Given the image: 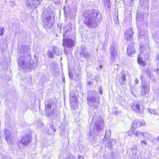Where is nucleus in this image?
Wrapping results in <instances>:
<instances>
[{
  "label": "nucleus",
  "mask_w": 159,
  "mask_h": 159,
  "mask_svg": "<svg viewBox=\"0 0 159 159\" xmlns=\"http://www.w3.org/2000/svg\"><path fill=\"white\" fill-rule=\"evenodd\" d=\"M40 123V124H42V122H41V123Z\"/></svg>",
  "instance_id": "obj_55"
},
{
  "label": "nucleus",
  "mask_w": 159,
  "mask_h": 159,
  "mask_svg": "<svg viewBox=\"0 0 159 159\" xmlns=\"http://www.w3.org/2000/svg\"><path fill=\"white\" fill-rule=\"evenodd\" d=\"M149 56L148 54H145L144 55V58L145 60H148Z\"/></svg>",
  "instance_id": "obj_39"
},
{
  "label": "nucleus",
  "mask_w": 159,
  "mask_h": 159,
  "mask_svg": "<svg viewBox=\"0 0 159 159\" xmlns=\"http://www.w3.org/2000/svg\"><path fill=\"white\" fill-rule=\"evenodd\" d=\"M145 125V123L143 121V122H139V124L138 125V127H140L141 126H143Z\"/></svg>",
  "instance_id": "obj_36"
},
{
  "label": "nucleus",
  "mask_w": 159,
  "mask_h": 159,
  "mask_svg": "<svg viewBox=\"0 0 159 159\" xmlns=\"http://www.w3.org/2000/svg\"><path fill=\"white\" fill-rule=\"evenodd\" d=\"M102 2L105 5H106L107 7L109 8L111 7L110 0H102Z\"/></svg>",
  "instance_id": "obj_26"
},
{
  "label": "nucleus",
  "mask_w": 159,
  "mask_h": 159,
  "mask_svg": "<svg viewBox=\"0 0 159 159\" xmlns=\"http://www.w3.org/2000/svg\"><path fill=\"white\" fill-rule=\"evenodd\" d=\"M159 71V69H156V70L155 71L156 72H157V71Z\"/></svg>",
  "instance_id": "obj_48"
},
{
  "label": "nucleus",
  "mask_w": 159,
  "mask_h": 159,
  "mask_svg": "<svg viewBox=\"0 0 159 159\" xmlns=\"http://www.w3.org/2000/svg\"><path fill=\"white\" fill-rule=\"evenodd\" d=\"M100 68H102V66L101 65H100Z\"/></svg>",
  "instance_id": "obj_52"
},
{
  "label": "nucleus",
  "mask_w": 159,
  "mask_h": 159,
  "mask_svg": "<svg viewBox=\"0 0 159 159\" xmlns=\"http://www.w3.org/2000/svg\"><path fill=\"white\" fill-rule=\"evenodd\" d=\"M135 83L136 84H137L139 83V80L137 79H136L135 81Z\"/></svg>",
  "instance_id": "obj_44"
},
{
  "label": "nucleus",
  "mask_w": 159,
  "mask_h": 159,
  "mask_svg": "<svg viewBox=\"0 0 159 159\" xmlns=\"http://www.w3.org/2000/svg\"><path fill=\"white\" fill-rule=\"evenodd\" d=\"M134 46V43L132 42L129 43V45L128 46L127 52L129 56L132 57L133 55L135 53Z\"/></svg>",
  "instance_id": "obj_12"
},
{
  "label": "nucleus",
  "mask_w": 159,
  "mask_h": 159,
  "mask_svg": "<svg viewBox=\"0 0 159 159\" xmlns=\"http://www.w3.org/2000/svg\"><path fill=\"white\" fill-rule=\"evenodd\" d=\"M121 76L119 79V81L121 85H124L125 84L126 79V75L123 72H122L120 74Z\"/></svg>",
  "instance_id": "obj_19"
},
{
  "label": "nucleus",
  "mask_w": 159,
  "mask_h": 159,
  "mask_svg": "<svg viewBox=\"0 0 159 159\" xmlns=\"http://www.w3.org/2000/svg\"><path fill=\"white\" fill-rule=\"evenodd\" d=\"M137 148V146L136 145H134L132 146L131 148L132 153L134 154L136 153V151Z\"/></svg>",
  "instance_id": "obj_27"
},
{
  "label": "nucleus",
  "mask_w": 159,
  "mask_h": 159,
  "mask_svg": "<svg viewBox=\"0 0 159 159\" xmlns=\"http://www.w3.org/2000/svg\"><path fill=\"white\" fill-rule=\"evenodd\" d=\"M143 32H142L141 31H139L138 33V35L139 38H142L143 37Z\"/></svg>",
  "instance_id": "obj_34"
},
{
  "label": "nucleus",
  "mask_w": 159,
  "mask_h": 159,
  "mask_svg": "<svg viewBox=\"0 0 159 159\" xmlns=\"http://www.w3.org/2000/svg\"><path fill=\"white\" fill-rule=\"evenodd\" d=\"M131 1H133L134 0H130Z\"/></svg>",
  "instance_id": "obj_57"
},
{
  "label": "nucleus",
  "mask_w": 159,
  "mask_h": 159,
  "mask_svg": "<svg viewBox=\"0 0 159 159\" xmlns=\"http://www.w3.org/2000/svg\"><path fill=\"white\" fill-rule=\"evenodd\" d=\"M98 95L97 92L94 90H89L88 92L87 97H95Z\"/></svg>",
  "instance_id": "obj_22"
},
{
  "label": "nucleus",
  "mask_w": 159,
  "mask_h": 159,
  "mask_svg": "<svg viewBox=\"0 0 159 159\" xmlns=\"http://www.w3.org/2000/svg\"><path fill=\"white\" fill-rule=\"evenodd\" d=\"M114 113L115 115H117L119 114V112L117 111H115Z\"/></svg>",
  "instance_id": "obj_46"
},
{
  "label": "nucleus",
  "mask_w": 159,
  "mask_h": 159,
  "mask_svg": "<svg viewBox=\"0 0 159 159\" xmlns=\"http://www.w3.org/2000/svg\"><path fill=\"white\" fill-rule=\"evenodd\" d=\"M102 86H100L99 87V93L101 94H102Z\"/></svg>",
  "instance_id": "obj_37"
},
{
  "label": "nucleus",
  "mask_w": 159,
  "mask_h": 159,
  "mask_svg": "<svg viewBox=\"0 0 159 159\" xmlns=\"http://www.w3.org/2000/svg\"><path fill=\"white\" fill-rule=\"evenodd\" d=\"M104 125V120L102 118H100L99 120H97L95 122L93 128V131H90L89 134V138L93 142H95L97 140L94 136V133L96 135L97 133L98 135L101 137L102 135V133Z\"/></svg>",
  "instance_id": "obj_3"
},
{
  "label": "nucleus",
  "mask_w": 159,
  "mask_h": 159,
  "mask_svg": "<svg viewBox=\"0 0 159 159\" xmlns=\"http://www.w3.org/2000/svg\"><path fill=\"white\" fill-rule=\"evenodd\" d=\"M56 101L50 100L45 104V115L46 116L50 117L52 116H57L59 115V111L56 110L57 104Z\"/></svg>",
  "instance_id": "obj_4"
},
{
  "label": "nucleus",
  "mask_w": 159,
  "mask_h": 159,
  "mask_svg": "<svg viewBox=\"0 0 159 159\" xmlns=\"http://www.w3.org/2000/svg\"><path fill=\"white\" fill-rule=\"evenodd\" d=\"M146 72L147 74L148 75V76L149 77V78L150 79H152L153 76V74L151 72L149 68H148L147 69L146 71Z\"/></svg>",
  "instance_id": "obj_30"
},
{
  "label": "nucleus",
  "mask_w": 159,
  "mask_h": 159,
  "mask_svg": "<svg viewBox=\"0 0 159 159\" xmlns=\"http://www.w3.org/2000/svg\"><path fill=\"white\" fill-rule=\"evenodd\" d=\"M78 159H84V157L81 156H79Z\"/></svg>",
  "instance_id": "obj_43"
},
{
  "label": "nucleus",
  "mask_w": 159,
  "mask_h": 159,
  "mask_svg": "<svg viewBox=\"0 0 159 159\" xmlns=\"http://www.w3.org/2000/svg\"><path fill=\"white\" fill-rule=\"evenodd\" d=\"M56 36L57 37L58 36V35L57 34L56 35Z\"/></svg>",
  "instance_id": "obj_54"
},
{
  "label": "nucleus",
  "mask_w": 159,
  "mask_h": 159,
  "mask_svg": "<svg viewBox=\"0 0 159 159\" xmlns=\"http://www.w3.org/2000/svg\"><path fill=\"white\" fill-rule=\"evenodd\" d=\"M84 24L87 26L91 28L97 27L98 23H100L102 17L99 11L94 9L86 10L82 15Z\"/></svg>",
  "instance_id": "obj_2"
},
{
  "label": "nucleus",
  "mask_w": 159,
  "mask_h": 159,
  "mask_svg": "<svg viewBox=\"0 0 159 159\" xmlns=\"http://www.w3.org/2000/svg\"><path fill=\"white\" fill-rule=\"evenodd\" d=\"M70 101L71 103V107L73 110H74L75 107L74 104H76L77 102V99L76 97L73 96L70 98Z\"/></svg>",
  "instance_id": "obj_21"
},
{
  "label": "nucleus",
  "mask_w": 159,
  "mask_h": 159,
  "mask_svg": "<svg viewBox=\"0 0 159 159\" xmlns=\"http://www.w3.org/2000/svg\"><path fill=\"white\" fill-rule=\"evenodd\" d=\"M137 61L139 64L143 66H144L146 65V63L144 61L142 60V58L138 57L137 59Z\"/></svg>",
  "instance_id": "obj_23"
},
{
  "label": "nucleus",
  "mask_w": 159,
  "mask_h": 159,
  "mask_svg": "<svg viewBox=\"0 0 159 159\" xmlns=\"http://www.w3.org/2000/svg\"><path fill=\"white\" fill-rule=\"evenodd\" d=\"M107 140V138H105V135L104 136V138L103 139V140H102V143L104 141H106Z\"/></svg>",
  "instance_id": "obj_42"
},
{
  "label": "nucleus",
  "mask_w": 159,
  "mask_h": 159,
  "mask_svg": "<svg viewBox=\"0 0 159 159\" xmlns=\"http://www.w3.org/2000/svg\"><path fill=\"white\" fill-rule=\"evenodd\" d=\"M109 52L111 54L110 59L113 63L118 54L117 48L114 43H112L111 44L109 48Z\"/></svg>",
  "instance_id": "obj_6"
},
{
  "label": "nucleus",
  "mask_w": 159,
  "mask_h": 159,
  "mask_svg": "<svg viewBox=\"0 0 159 159\" xmlns=\"http://www.w3.org/2000/svg\"><path fill=\"white\" fill-rule=\"evenodd\" d=\"M141 146H143V145H146L147 143L145 141L142 140L141 141Z\"/></svg>",
  "instance_id": "obj_38"
},
{
  "label": "nucleus",
  "mask_w": 159,
  "mask_h": 159,
  "mask_svg": "<svg viewBox=\"0 0 159 159\" xmlns=\"http://www.w3.org/2000/svg\"><path fill=\"white\" fill-rule=\"evenodd\" d=\"M30 51V48L28 45H21L18 46V63L19 66L23 69L31 70L36 66L33 61V64L31 63Z\"/></svg>",
  "instance_id": "obj_1"
},
{
  "label": "nucleus",
  "mask_w": 159,
  "mask_h": 159,
  "mask_svg": "<svg viewBox=\"0 0 159 159\" xmlns=\"http://www.w3.org/2000/svg\"><path fill=\"white\" fill-rule=\"evenodd\" d=\"M133 30L129 28L127 30L124 34V37L125 39L130 42H133Z\"/></svg>",
  "instance_id": "obj_11"
},
{
  "label": "nucleus",
  "mask_w": 159,
  "mask_h": 159,
  "mask_svg": "<svg viewBox=\"0 0 159 159\" xmlns=\"http://www.w3.org/2000/svg\"><path fill=\"white\" fill-rule=\"evenodd\" d=\"M80 54L81 56H82L85 58H88L90 57L89 52H87L86 49L84 48H81L80 52Z\"/></svg>",
  "instance_id": "obj_17"
},
{
  "label": "nucleus",
  "mask_w": 159,
  "mask_h": 159,
  "mask_svg": "<svg viewBox=\"0 0 159 159\" xmlns=\"http://www.w3.org/2000/svg\"><path fill=\"white\" fill-rule=\"evenodd\" d=\"M131 108L134 111L140 114L143 112L144 110V108L143 107H141L138 103H134L132 106Z\"/></svg>",
  "instance_id": "obj_14"
},
{
  "label": "nucleus",
  "mask_w": 159,
  "mask_h": 159,
  "mask_svg": "<svg viewBox=\"0 0 159 159\" xmlns=\"http://www.w3.org/2000/svg\"><path fill=\"white\" fill-rule=\"evenodd\" d=\"M115 17H116V18H114V20L115 21H116V22L117 21H118V14H117V15L116 16V14H115Z\"/></svg>",
  "instance_id": "obj_40"
},
{
  "label": "nucleus",
  "mask_w": 159,
  "mask_h": 159,
  "mask_svg": "<svg viewBox=\"0 0 159 159\" xmlns=\"http://www.w3.org/2000/svg\"><path fill=\"white\" fill-rule=\"evenodd\" d=\"M131 134H133L135 136V137L139 138V137L143 136L145 137L144 133L140 132L138 131L135 130V129L133 128H131L129 131L128 135L130 134V136H131Z\"/></svg>",
  "instance_id": "obj_16"
},
{
  "label": "nucleus",
  "mask_w": 159,
  "mask_h": 159,
  "mask_svg": "<svg viewBox=\"0 0 159 159\" xmlns=\"http://www.w3.org/2000/svg\"><path fill=\"white\" fill-rule=\"evenodd\" d=\"M156 140L157 141H159V136L156 138Z\"/></svg>",
  "instance_id": "obj_47"
},
{
  "label": "nucleus",
  "mask_w": 159,
  "mask_h": 159,
  "mask_svg": "<svg viewBox=\"0 0 159 159\" xmlns=\"http://www.w3.org/2000/svg\"><path fill=\"white\" fill-rule=\"evenodd\" d=\"M148 111L149 112L154 115H157V112L155 110L148 109Z\"/></svg>",
  "instance_id": "obj_31"
},
{
  "label": "nucleus",
  "mask_w": 159,
  "mask_h": 159,
  "mask_svg": "<svg viewBox=\"0 0 159 159\" xmlns=\"http://www.w3.org/2000/svg\"><path fill=\"white\" fill-rule=\"evenodd\" d=\"M67 31L68 30H66L63 34V46L65 47L66 46L67 48H70L74 46L75 44L74 41L71 39H65L66 34Z\"/></svg>",
  "instance_id": "obj_8"
},
{
  "label": "nucleus",
  "mask_w": 159,
  "mask_h": 159,
  "mask_svg": "<svg viewBox=\"0 0 159 159\" xmlns=\"http://www.w3.org/2000/svg\"><path fill=\"white\" fill-rule=\"evenodd\" d=\"M153 81H152V82H155V80H154V78L153 77Z\"/></svg>",
  "instance_id": "obj_51"
},
{
  "label": "nucleus",
  "mask_w": 159,
  "mask_h": 159,
  "mask_svg": "<svg viewBox=\"0 0 159 159\" xmlns=\"http://www.w3.org/2000/svg\"><path fill=\"white\" fill-rule=\"evenodd\" d=\"M32 140V138L30 135H26L23 137L20 140L21 143L24 145H27Z\"/></svg>",
  "instance_id": "obj_13"
},
{
  "label": "nucleus",
  "mask_w": 159,
  "mask_h": 159,
  "mask_svg": "<svg viewBox=\"0 0 159 159\" xmlns=\"http://www.w3.org/2000/svg\"><path fill=\"white\" fill-rule=\"evenodd\" d=\"M60 31L61 30V27L60 28ZM60 33H61V31H60Z\"/></svg>",
  "instance_id": "obj_53"
},
{
  "label": "nucleus",
  "mask_w": 159,
  "mask_h": 159,
  "mask_svg": "<svg viewBox=\"0 0 159 159\" xmlns=\"http://www.w3.org/2000/svg\"><path fill=\"white\" fill-rule=\"evenodd\" d=\"M5 2H7V1H6V0H5Z\"/></svg>",
  "instance_id": "obj_56"
},
{
  "label": "nucleus",
  "mask_w": 159,
  "mask_h": 159,
  "mask_svg": "<svg viewBox=\"0 0 159 159\" xmlns=\"http://www.w3.org/2000/svg\"><path fill=\"white\" fill-rule=\"evenodd\" d=\"M140 78L142 85L141 90V94L143 96L148 93L150 88L149 82L146 79L144 73L140 74Z\"/></svg>",
  "instance_id": "obj_5"
},
{
  "label": "nucleus",
  "mask_w": 159,
  "mask_h": 159,
  "mask_svg": "<svg viewBox=\"0 0 159 159\" xmlns=\"http://www.w3.org/2000/svg\"><path fill=\"white\" fill-rule=\"evenodd\" d=\"M87 102L89 106L95 108H97L99 104V102L96 101L95 97H87Z\"/></svg>",
  "instance_id": "obj_10"
},
{
  "label": "nucleus",
  "mask_w": 159,
  "mask_h": 159,
  "mask_svg": "<svg viewBox=\"0 0 159 159\" xmlns=\"http://www.w3.org/2000/svg\"><path fill=\"white\" fill-rule=\"evenodd\" d=\"M116 141L115 139H111L109 142L108 143L109 145H110L111 147L115 145L116 144Z\"/></svg>",
  "instance_id": "obj_29"
},
{
  "label": "nucleus",
  "mask_w": 159,
  "mask_h": 159,
  "mask_svg": "<svg viewBox=\"0 0 159 159\" xmlns=\"http://www.w3.org/2000/svg\"><path fill=\"white\" fill-rule=\"evenodd\" d=\"M43 0H26V6L29 8L34 9L37 8Z\"/></svg>",
  "instance_id": "obj_7"
},
{
  "label": "nucleus",
  "mask_w": 159,
  "mask_h": 159,
  "mask_svg": "<svg viewBox=\"0 0 159 159\" xmlns=\"http://www.w3.org/2000/svg\"><path fill=\"white\" fill-rule=\"evenodd\" d=\"M53 22L52 19V16H49L46 17L44 20L43 26L46 29L50 28L53 25Z\"/></svg>",
  "instance_id": "obj_9"
},
{
  "label": "nucleus",
  "mask_w": 159,
  "mask_h": 159,
  "mask_svg": "<svg viewBox=\"0 0 159 159\" xmlns=\"http://www.w3.org/2000/svg\"><path fill=\"white\" fill-rule=\"evenodd\" d=\"M47 54L48 57L50 58H53L54 57V54L52 51L48 50L47 52Z\"/></svg>",
  "instance_id": "obj_28"
},
{
  "label": "nucleus",
  "mask_w": 159,
  "mask_h": 159,
  "mask_svg": "<svg viewBox=\"0 0 159 159\" xmlns=\"http://www.w3.org/2000/svg\"><path fill=\"white\" fill-rule=\"evenodd\" d=\"M111 156L114 159L117 158V156L115 154L114 152H111Z\"/></svg>",
  "instance_id": "obj_35"
},
{
  "label": "nucleus",
  "mask_w": 159,
  "mask_h": 159,
  "mask_svg": "<svg viewBox=\"0 0 159 159\" xmlns=\"http://www.w3.org/2000/svg\"><path fill=\"white\" fill-rule=\"evenodd\" d=\"M143 13H140L139 14H137L136 16V19L138 20V18H139V20L141 21H142L143 20Z\"/></svg>",
  "instance_id": "obj_25"
},
{
  "label": "nucleus",
  "mask_w": 159,
  "mask_h": 159,
  "mask_svg": "<svg viewBox=\"0 0 159 159\" xmlns=\"http://www.w3.org/2000/svg\"><path fill=\"white\" fill-rule=\"evenodd\" d=\"M139 121L138 120H135L132 122V124L131 126V128L135 129L137 127L138 123Z\"/></svg>",
  "instance_id": "obj_24"
},
{
  "label": "nucleus",
  "mask_w": 159,
  "mask_h": 159,
  "mask_svg": "<svg viewBox=\"0 0 159 159\" xmlns=\"http://www.w3.org/2000/svg\"><path fill=\"white\" fill-rule=\"evenodd\" d=\"M157 60H158V61H159V56H157Z\"/></svg>",
  "instance_id": "obj_50"
},
{
  "label": "nucleus",
  "mask_w": 159,
  "mask_h": 159,
  "mask_svg": "<svg viewBox=\"0 0 159 159\" xmlns=\"http://www.w3.org/2000/svg\"><path fill=\"white\" fill-rule=\"evenodd\" d=\"M60 135L63 138H66V136L65 134L64 130H62L61 132L60 133Z\"/></svg>",
  "instance_id": "obj_33"
},
{
  "label": "nucleus",
  "mask_w": 159,
  "mask_h": 159,
  "mask_svg": "<svg viewBox=\"0 0 159 159\" xmlns=\"http://www.w3.org/2000/svg\"><path fill=\"white\" fill-rule=\"evenodd\" d=\"M4 28L2 27L0 28V36H1L3 34V33L4 32Z\"/></svg>",
  "instance_id": "obj_32"
},
{
  "label": "nucleus",
  "mask_w": 159,
  "mask_h": 159,
  "mask_svg": "<svg viewBox=\"0 0 159 159\" xmlns=\"http://www.w3.org/2000/svg\"><path fill=\"white\" fill-rule=\"evenodd\" d=\"M52 49L53 51V52L57 56H60L62 54V50L61 49L57 47L56 46H52Z\"/></svg>",
  "instance_id": "obj_18"
},
{
  "label": "nucleus",
  "mask_w": 159,
  "mask_h": 159,
  "mask_svg": "<svg viewBox=\"0 0 159 159\" xmlns=\"http://www.w3.org/2000/svg\"><path fill=\"white\" fill-rule=\"evenodd\" d=\"M92 84V83L90 81H89L87 82V84L88 85H90Z\"/></svg>",
  "instance_id": "obj_45"
},
{
  "label": "nucleus",
  "mask_w": 159,
  "mask_h": 159,
  "mask_svg": "<svg viewBox=\"0 0 159 159\" xmlns=\"http://www.w3.org/2000/svg\"><path fill=\"white\" fill-rule=\"evenodd\" d=\"M69 76L70 77L71 79L73 78V76L72 75V72H69Z\"/></svg>",
  "instance_id": "obj_41"
},
{
  "label": "nucleus",
  "mask_w": 159,
  "mask_h": 159,
  "mask_svg": "<svg viewBox=\"0 0 159 159\" xmlns=\"http://www.w3.org/2000/svg\"><path fill=\"white\" fill-rule=\"evenodd\" d=\"M49 127L48 130V134H54L56 130V129L54 127V126L52 124H49Z\"/></svg>",
  "instance_id": "obj_20"
},
{
  "label": "nucleus",
  "mask_w": 159,
  "mask_h": 159,
  "mask_svg": "<svg viewBox=\"0 0 159 159\" xmlns=\"http://www.w3.org/2000/svg\"><path fill=\"white\" fill-rule=\"evenodd\" d=\"M4 132V134L6 135L5 139L8 144H10L12 142V137L8 129H6L5 128Z\"/></svg>",
  "instance_id": "obj_15"
},
{
  "label": "nucleus",
  "mask_w": 159,
  "mask_h": 159,
  "mask_svg": "<svg viewBox=\"0 0 159 159\" xmlns=\"http://www.w3.org/2000/svg\"><path fill=\"white\" fill-rule=\"evenodd\" d=\"M74 158H75L74 157H70V158H69V159H74Z\"/></svg>",
  "instance_id": "obj_49"
}]
</instances>
